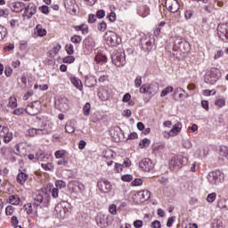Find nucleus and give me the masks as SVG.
Instances as JSON below:
<instances>
[{
  "mask_svg": "<svg viewBox=\"0 0 228 228\" xmlns=\"http://www.w3.org/2000/svg\"><path fill=\"white\" fill-rule=\"evenodd\" d=\"M104 40L109 47H118L122 44V37L113 30H107L105 32Z\"/></svg>",
  "mask_w": 228,
  "mask_h": 228,
  "instance_id": "1",
  "label": "nucleus"
},
{
  "mask_svg": "<svg viewBox=\"0 0 228 228\" xmlns=\"http://www.w3.org/2000/svg\"><path fill=\"white\" fill-rule=\"evenodd\" d=\"M222 77V71L218 68H211L205 75L204 81L207 85H215Z\"/></svg>",
  "mask_w": 228,
  "mask_h": 228,
  "instance_id": "2",
  "label": "nucleus"
},
{
  "mask_svg": "<svg viewBox=\"0 0 228 228\" xmlns=\"http://www.w3.org/2000/svg\"><path fill=\"white\" fill-rule=\"evenodd\" d=\"M184 165H188V157L183 155H176L173 157L169 162L170 170H179Z\"/></svg>",
  "mask_w": 228,
  "mask_h": 228,
  "instance_id": "3",
  "label": "nucleus"
},
{
  "mask_svg": "<svg viewBox=\"0 0 228 228\" xmlns=\"http://www.w3.org/2000/svg\"><path fill=\"white\" fill-rule=\"evenodd\" d=\"M139 92L140 94H147L149 97H154L159 92V85L158 83L144 84L140 87Z\"/></svg>",
  "mask_w": 228,
  "mask_h": 228,
  "instance_id": "4",
  "label": "nucleus"
},
{
  "mask_svg": "<svg viewBox=\"0 0 228 228\" xmlns=\"http://www.w3.org/2000/svg\"><path fill=\"white\" fill-rule=\"evenodd\" d=\"M151 199V191H139L135 192L132 196V200L134 204H143V202H147Z\"/></svg>",
  "mask_w": 228,
  "mask_h": 228,
  "instance_id": "5",
  "label": "nucleus"
},
{
  "mask_svg": "<svg viewBox=\"0 0 228 228\" xmlns=\"http://www.w3.org/2000/svg\"><path fill=\"white\" fill-rule=\"evenodd\" d=\"M113 219L110 216H106L102 213H98L95 217V222L98 227L100 228H106L109 225H111V221Z\"/></svg>",
  "mask_w": 228,
  "mask_h": 228,
  "instance_id": "6",
  "label": "nucleus"
},
{
  "mask_svg": "<svg viewBox=\"0 0 228 228\" xmlns=\"http://www.w3.org/2000/svg\"><path fill=\"white\" fill-rule=\"evenodd\" d=\"M97 188L101 193H110L111 191L113 185L106 178H100L97 182Z\"/></svg>",
  "mask_w": 228,
  "mask_h": 228,
  "instance_id": "7",
  "label": "nucleus"
},
{
  "mask_svg": "<svg viewBox=\"0 0 228 228\" xmlns=\"http://www.w3.org/2000/svg\"><path fill=\"white\" fill-rule=\"evenodd\" d=\"M208 180L210 184L218 185L224 181V175L220 170L212 171L208 174Z\"/></svg>",
  "mask_w": 228,
  "mask_h": 228,
  "instance_id": "8",
  "label": "nucleus"
},
{
  "mask_svg": "<svg viewBox=\"0 0 228 228\" xmlns=\"http://www.w3.org/2000/svg\"><path fill=\"white\" fill-rule=\"evenodd\" d=\"M24 12H23V18L24 19H31L33 15L37 14V4L33 2H29L27 4H25L24 7Z\"/></svg>",
  "mask_w": 228,
  "mask_h": 228,
  "instance_id": "9",
  "label": "nucleus"
},
{
  "mask_svg": "<svg viewBox=\"0 0 228 228\" xmlns=\"http://www.w3.org/2000/svg\"><path fill=\"white\" fill-rule=\"evenodd\" d=\"M40 110H42V103L39 101H35L26 107L25 111L28 115L35 117V115H38L40 113Z\"/></svg>",
  "mask_w": 228,
  "mask_h": 228,
  "instance_id": "10",
  "label": "nucleus"
},
{
  "mask_svg": "<svg viewBox=\"0 0 228 228\" xmlns=\"http://www.w3.org/2000/svg\"><path fill=\"white\" fill-rule=\"evenodd\" d=\"M0 137L4 138V143H10L13 140V134L10 132L8 126H4L0 122Z\"/></svg>",
  "mask_w": 228,
  "mask_h": 228,
  "instance_id": "11",
  "label": "nucleus"
},
{
  "mask_svg": "<svg viewBox=\"0 0 228 228\" xmlns=\"http://www.w3.org/2000/svg\"><path fill=\"white\" fill-rule=\"evenodd\" d=\"M68 188L72 193H77V191L83 193V191H85L86 190L85 184L76 180L69 182L68 184Z\"/></svg>",
  "mask_w": 228,
  "mask_h": 228,
  "instance_id": "12",
  "label": "nucleus"
},
{
  "mask_svg": "<svg viewBox=\"0 0 228 228\" xmlns=\"http://www.w3.org/2000/svg\"><path fill=\"white\" fill-rule=\"evenodd\" d=\"M39 132H41V134H50V133H53V122L48 118L43 119L39 126Z\"/></svg>",
  "mask_w": 228,
  "mask_h": 228,
  "instance_id": "13",
  "label": "nucleus"
},
{
  "mask_svg": "<svg viewBox=\"0 0 228 228\" xmlns=\"http://www.w3.org/2000/svg\"><path fill=\"white\" fill-rule=\"evenodd\" d=\"M53 213L57 218L64 220V218H67V215H69V208L64 207L61 203H58L55 206Z\"/></svg>",
  "mask_w": 228,
  "mask_h": 228,
  "instance_id": "14",
  "label": "nucleus"
},
{
  "mask_svg": "<svg viewBox=\"0 0 228 228\" xmlns=\"http://www.w3.org/2000/svg\"><path fill=\"white\" fill-rule=\"evenodd\" d=\"M142 49L145 51V53H151L152 51V47H154V37H146L145 38L141 40Z\"/></svg>",
  "mask_w": 228,
  "mask_h": 228,
  "instance_id": "15",
  "label": "nucleus"
},
{
  "mask_svg": "<svg viewBox=\"0 0 228 228\" xmlns=\"http://www.w3.org/2000/svg\"><path fill=\"white\" fill-rule=\"evenodd\" d=\"M217 35L223 42L228 41V23H222L217 26Z\"/></svg>",
  "mask_w": 228,
  "mask_h": 228,
  "instance_id": "16",
  "label": "nucleus"
},
{
  "mask_svg": "<svg viewBox=\"0 0 228 228\" xmlns=\"http://www.w3.org/2000/svg\"><path fill=\"white\" fill-rule=\"evenodd\" d=\"M173 97L175 101H183V99H188V97H190V94H188V93H186V91L183 89V87H176L174 90Z\"/></svg>",
  "mask_w": 228,
  "mask_h": 228,
  "instance_id": "17",
  "label": "nucleus"
},
{
  "mask_svg": "<svg viewBox=\"0 0 228 228\" xmlns=\"http://www.w3.org/2000/svg\"><path fill=\"white\" fill-rule=\"evenodd\" d=\"M112 63H114L116 67H124V65H126V55L122 53H116L112 56Z\"/></svg>",
  "mask_w": 228,
  "mask_h": 228,
  "instance_id": "18",
  "label": "nucleus"
},
{
  "mask_svg": "<svg viewBox=\"0 0 228 228\" xmlns=\"http://www.w3.org/2000/svg\"><path fill=\"white\" fill-rule=\"evenodd\" d=\"M165 4L166 8H167L168 12H171V13H177L181 8L177 0H166Z\"/></svg>",
  "mask_w": 228,
  "mask_h": 228,
  "instance_id": "19",
  "label": "nucleus"
},
{
  "mask_svg": "<svg viewBox=\"0 0 228 228\" xmlns=\"http://www.w3.org/2000/svg\"><path fill=\"white\" fill-rule=\"evenodd\" d=\"M139 167L143 172H151V170H154V163H152V160H151V159H143L139 163Z\"/></svg>",
  "mask_w": 228,
  "mask_h": 228,
  "instance_id": "20",
  "label": "nucleus"
},
{
  "mask_svg": "<svg viewBox=\"0 0 228 228\" xmlns=\"http://www.w3.org/2000/svg\"><path fill=\"white\" fill-rule=\"evenodd\" d=\"M64 7L69 13L76 14L77 12V4L76 0H64Z\"/></svg>",
  "mask_w": 228,
  "mask_h": 228,
  "instance_id": "21",
  "label": "nucleus"
},
{
  "mask_svg": "<svg viewBox=\"0 0 228 228\" xmlns=\"http://www.w3.org/2000/svg\"><path fill=\"white\" fill-rule=\"evenodd\" d=\"M9 8L14 13H22L26 8V4L24 2H12L9 4Z\"/></svg>",
  "mask_w": 228,
  "mask_h": 228,
  "instance_id": "22",
  "label": "nucleus"
},
{
  "mask_svg": "<svg viewBox=\"0 0 228 228\" xmlns=\"http://www.w3.org/2000/svg\"><path fill=\"white\" fill-rule=\"evenodd\" d=\"M29 179V175L26 173V169L19 170V173L16 176V181L18 184H20V186H24L26 184V182Z\"/></svg>",
  "mask_w": 228,
  "mask_h": 228,
  "instance_id": "23",
  "label": "nucleus"
},
{
  "mask_svg": "<svg viewBox=\"0 0 228 228\" xmlns=\"http://www.w3.org/2000/svg\"><path fill=\"white\" fill-rule=\"evenodd\" d=\"M32 199L34 208H38L44 202V195L40 191L33 192Z\"/></svg>",
  "mask_w": 228,
  "mask_h": 228,
  "instance_id": "24",
  "label": "nucleus"
},
{
  "mask_svg": "<svg viewBox=\"0 0 228 228\" xmlns=\"http://www.w3.org/2000/svg\"><path fill=\"white\" fill-rule=\"evenodd\" d=\"M137 13L140 17H148V15H151V8L147 5H140L137 8Z\"/></svg>",
  "mask_w": 228,
  "mask_h": 228,
  "instance_id": "25",
  "label": "nucleus"
},
{
  "mask_svg": "<svg viewBox=\"0 0 228 228\" xmlns=\"http://www.w3.org/2000/svg\"><path fill=\"white\" fill-rule=\"evenodd\" d=\"M94 61L97 65H104V63H108V57L102 53H100L95 55Z\"/></svg>",
  "mask_w": 228,
  "mask_h": 228,
  "instance_id": "26",
  "label": "nucleus"
},
{
  "mask_svg": "<svg viewBox=\"0 0 228 228\" xmlns=\"http://www.w3.org/2000/svg\"><path fill=\"white\" fill-rule=\"evenodd\" d=\"M8 204L11 206H19L20 204V197L17 194L10 195L7 199Z\"/></svg>",
  "mask_w": 228,
  "mask_h": 228,
  "instance_id": "27",
  "label": "nucleus"
},
{
  "mask_svg": "<svg viewBox=\"0 0 228 228\" xmlns=\"http://www.w3.org/2000/svg\"><path fill=\"white\" fill-rule=\"evenodd\" d=\"M85 85L88 88H92L94 85H97V78L93 75H88L86 77Z\"/></svg>",
  "mask_w": 228,
  "mask_h": 228,
  "instance_id": "28",
  "label": "nucleus"
},
{
  "mask_svg": "<svg viewBox=\"0 0 228 228\" xmlns=\"http://www.w3.org/2000/svg\"><path fill=\"white\" fill-rule=\"evenodd\" d=\"M73 29L75 31H81L82 35H88V25L86 23H82L81 25H75L73 26Z\"/></svg>",
  "mask_w": 228,
  "mask_h": 228,
  "instance_id": "29",
  "label": "nucleus"
},
{
  "mask_svg": "<svg viewBox=\"0 0 228 228\" xmlns=\"http://www.w3.org/2000/svg\"><path fill=\"white\" fill-rule=\"evenodd\" d=\"M35 35L37 37H45L47 35V30L44 28L41 24H37L35 28Z\"/></svg>",
  "mask_w": 228,
  "mask_h": 228,
  "instance_id": "30",
  "label": "nucleus"
},
{
  "mask_svg": "<svg viewBox=\"0 0 228 228\" xmlns=\"http://www.w3.org/2000/svg\"><path fill=\"white\" fill-rule=\"evenodd\" d=\"M182 129H183V124H181V122H177L173 126V128L170 130L171 136H177V134L181 133Z\"/></svg>",
  "mask_w": 228,
  "mask_h": 228,
  "instance_id": "31",
  "label": "nucleus"
},
{
  "mask_svg": "<svg viewBox=\"0 0 228 228\" xmlns=\"http://www.w3.org/2000/svg\"><path fill=\"white\" fill-rule=\"evenodd\" d=\"M70 81L72 85L77 88V90L83 91V82H81V79L76 77H70Z\"/></svg>",
  "mask_w": 228,
  "mask_h": 228,
  "instance_id": "32",
  "label": "nucleus"
},
{
  "mask_svg": "<svg viewBox=\"0 0 228 228\" xmlns=\"http://www.w3.org/2000/svg\"><path fill=\"white\" fill-rule=\"evenodd\" d=\"M67 156H69V152L65 150H59L54 153L56 159H65Z\"/></svg>",
  "mask_w": 228,
  "mask_h": 228,
  "instance_id": "33",
  "label": "nucleus"
},
{
  "mask_svg": "<svg viewBox=\"0 0 228 228\" xmlns=\"http://www.w3.org/2000/svg\"><path fill=\"white\" fill-rule=\"evenodd\" d=\"M98 97H100L102 101H108V99H110V93H108V90L106 89H100Z\"/></svg>",
  "mask_w": 228,
  "mask_h": 228,
  "instance_id": "34",
  "label": "nucleus"
},
{
  "mask_svg": "<svg viewBox=\"0 0 228 228\" xmlns=\"http://www.w3.org/2000/svg\"><path fill=\"white\" fill-rule=\"evenodd\" d=\"M122 102H128V106H134V104H136V102L134 100H131V94L129 93L124 94Z\"/></svg>",
  "mask_w": 228,
  "mask_h": 228,
  "instance_id": "35",
  "label": "nucleus"
},
{
  "mask_svg": "<svg viewBox=\"0 0 228 228\" xmlns=\"http://www.w3.org/2000/svg\"><path fill=\"white\" fill-rule=\"evenodd\" d=\"M45 159V153L44 152V151L39 150L36 152L34 163H37V161H44Z\"/></svg>",
  "mask_w": 228,
  "mask_h": 228,
  "instance_id": "36",
  "label": "nucleus"
},
{
  "mask_svg": "<svg viewBox=\"0 0 228 228\" xmlns=\"http://www.w3.org/2000/svg\"><path fill=\"white\" fill-rule=\"evenodd\" d=\"M65 131L69 134H71V133H74V131H76V128L74 127V121H69L66 123Z\"/></svg>",
  "mask_w": 228,
  "mask_h": 228,
  "instance_id": "37",
  "label": "nucleus"
},
{
  "mask_svg": "<svg viewBox=\"0 0 228 228\" xmlns=\"http://www.w3.org/2000/svg\"><path fill=\"white\" fill-rule=\"evenodd\" d=\"M166 147H167V144L165 142H160L153 146V151L154 152H163Z\"/></svg>",
  "mask_w": 228,
  "mask_h": 228,
  "instance_id": "38",
  "label": "nucleus"
},
{
  "mask_svg": "<svg viewBox=\"0 0 228 228\" xmlns=\"http://www.w3.org/2000/svg\"><path fill=\"white\" fill-rule=\"evenodd\" d=\"M7 106L8 108H12V110H15V108H17V98L15 96H11Z\"/></svg>",
  "mask_w": 228,
  "mask_h": 228,
  "instance_id": "39",
  "label": "nucleus"
},
{
  "mask_svg": "<svg viewBox=\"0 0 228 228\" xmlns=\"http://www.w3.org/2000/svg\"><path fill=\"white\" fill-rule=\"evenodd\" d=\"M70 42H72V44H75V45H77L81 44V42H83V37L79 35H74L70 37Z\"/></svg>",
  "mask_w": 228,
  "mask_h": 228,
  "instance_id": "40",
  "label": "nucleus"
},
{
  "mask_svg": "<svg viewBox=\"0 0 228 228\" xmlns=\"http://www.w3.org/2000/svg\"><path fill=\"white\" fill-rule=\"evenodd\" d=\"M28 136H37V134H42L40 128H29L27 132Z\"/></svg>",
  "mask_w": 228,
  "mask_h": 228,
  "instance_id": "41",
  "label": "nucleus"
},
{
  "mask_svg": "<svg viewBox=\"0 0 228 228\" xmlns=\"http://www.w3.org/2000/svg\"><path fill=\"white\" fill-rule=\"evenodd\" d=\"M41 167L43 169H45L46 172L47 171H52L54 170V164L51 163V162H47V163H42Z\"/></svg>",
  "mask_w": 228,
  "mask_h": 228,
  "instance_id": "42",
  "label": "nucleus"
},
{
  "mask_svg": "<svg viewBox=\"0 0 228 228\" xmlns=\"http://www.w3.org/2000/svg\"><path fill=\"white\" fill-rule=\"evenodd\" d=\"M174 92V87L173 86H167L165 89L162 90L160 93V97H167V94H172Z\"/></svg>",
  "mask_w": 228,
  "mask_h": 228,
  "instance_id": "43",
  "label": "nucleus"
},
{
  "mask_svg": "<svg viewBox=\"0 0 228 228\" xmlns=\"http://www.w3.org/2000/svg\"><path fill=\"white\" fill-rule=\"evenodd\" d=\"M149 145H151V139L147 138L142 139L139 143V147H141V149H147Z\"/></svg>",
  "mask_w": 228,
  "mask_h": 228,
  "instance_id": "44",
  "label": "nucleus"
},
{
  "mask_svg": "<svg viewBox=\"0 0 228 228\" xmlns=\"http://www.w3.org/2000/svg\"><path fill=\"white\" fill-rule=\"evenodd\" d=\"M92 110V105L90 102H86L83 107V113L86 117L90 115V110Z\"/></svg>",
  "mask_w": 228,
  "mask_h": 228,
  "instance_id": "45",
  "label": "nucleus"
},
{
  "mask_svg": "<svg viewBox=\"0 0 228 228\" xmlns=\"http://www.w3.org/2000/svg\"><path fill=\"white\" fill-rule=\"evenodd\" d=\"M55 186L59 190H63V188H66L67 183H65V181H63V180H56Z\"/></svg>",
  "mask_w": 228,
  "mask_h": 228,
  "instance_id": "46",
  "label": "nucleus"
},
{
  "mask_svg": "<svg viewBox=\"0 0 228 228\" xmlns=\"http://www.w3.org/2000/svg\"><path fill=\"white\" fill-rule=\"evenodd\" d=\"M65 51L69 56H72V54H74V45L72 44H67L65 46Z\"/></svg>",
  "mask_w": 228,
  "mask_h": 228,
  "instance_id": "47",
  "label": "nucleus"
},
{
  "mask_svg": "<svg viewBox=\"0 0 228 228\" xmlns=\"http://www.w3.org/2000/svg\"><path fill=\"white\" fill-rule=\"evenodd\" d=\"M13 213H15V208H13V206L9 205L5 208L6 216H12L13 215Z\"/></svg>",
  "mask_w": 228,
  "mask_h": 228,
  "instance_id": "48",
  "label": "nucleus"
},
{
  "mask_svg": "<svg viewBox=\"0 0 228 228\" xmlns=\"http://www.w3.org/2000/svg\"><path fill=\"white\" fill-rule=\"evenodd\" d=\"M61 50V45L57 44V45H55L53 47V49L50 51V54H51V55H53V54L56 55V54H58V53H60Z\"/></svg>",
  "mask_w": 228,
  "mask_h": 228,
  "instance_id": "49",
  "label": "nucleus"
},
{
  "mask_svg": "<svg viewBox=\"0 0 228 228\" xmlns=\"http://www.w3.org/2000/svg\"><path fill=\"white\" fill-rule=\"evenodd\" d=\"M23 208H24L27 215H33V204L27 203V204L24 205Z\"/></svg>",
  "mask_w": 228,
  "mask_h": 228,
  "instance_id": "50",
  "label": "nucleus"
},
{
  "mask_svg": "<svg viewBox=\"0 0 228 228\" xmlns=\"http://www.w3.org/2000/svg\"><path fill=\"white\" fill-rule=\"evenodd\" d=\"M108 28V24H106L105 21H101L100 23H98L97 25V29L98 31H102L104 32L106 31V28Z\"/></svg>",
  "mask_w": 228,
  "mask_h": 228,
  "instance_id": "51",
  "label": "nucleus"
},
{
  "mask_svg": "<svg viewBox=\"0 0 228 228\" xmlns=\"http://www.w3.org/2000/svg\"><path fill=\"white\" fill-rule=\"evenodd\" d=\"M220 155L224 156V158H226V159H228V147L227 146H221L220 148Z\"/></svg>",
  "mask_w": 228,
  "mask_h": 228,
  "instance_id": "52",
  "label": "nucleus"
},
{
  "mask_svg": "<svg viewBox=\"0 0 228 228\" xmlns=\"http://www.w3.org/2000/svg\"><path fill=\"white\" fill-rule=\"evenodd\" d=\"M215 105L218 106V108H224V106L225 105V99L224 98L216 99L215 101Z\"/></svg>",
  "mask_w": 228,
  "mask_h": 228,
  "instance_id": "53",
  "label": "nucleus"
},
{
  "mask_svg": "<svg viewBox=\"0 0 228 228\" xmlns=\"http://www.w3.org/2000/svg\"><path fill=\"white\" fill-rule=\"evenodd\" d=\"M215 200H216V192H212L208 195L207 202H209L210 204H212V202H215Z\"/></svg>",
  "mask_w": 228,
  "mask_h": 228,
  "instance_id": "54",
  "label": "nucleus"
},
{
  "mask_svg": "<svg viewBox=\"0 0 228 228\" xmlns=\"http://www.w3.org/2000/svg\"><path fill=\"white\" fill-rule=\"evenodd\" d=\"M121 181L124 183H131L133 181V175H124L121 176Z\"/></svg>",
  "mask_w": 228,
  "mask_h": 228,
  "instance_id": "55",
  "label": "nucleus"
},
{
  "mask_svg": "<svg viewBox=\"0 0 228 228\" xmlns=\"http://www.w3.org/2000/svg\"><path fill=\"white\" fill-rule=\"evenodd\" d=\"M115 153L113 152V151L109 150L105 152L103 157L105 158V159H113Z\"/></svg>",
  "mask_w": 228,
  "mask_h": 228,
  "instance_id": "56",
  "label": "nucleus"
},
{
  "mask_svg": "<svg viewBox=\"0 0 228 228\" xmlns=\"http://www.w3.org/2000/svg\"><path fill=\"white\" fill-rule=\"evenodd\" d=\"M143 184V180L142 178H135L132 181V186H142Z\"/></svg>",
  "mask_w": 228,
  "mask_h": 228,
  "instance_id": "57",
  "label": "nucleus"
},
{
  "mask_svg": "<svg viewBox=\"0 0 228 228\" xmlns=\"http://www.w3.org/2000/svg\"><path fill=\"white\" fill-rule=\"evenodd\" d=\"M135 88H142V76H137L134 79Z\"/></svg>",
  "mask_w": 228,
  "mask_h": 228,
  "instance_id": "58",
  "label": "nucleus"
},
{
  "mask_svg": "<svg viewBox=\"0 0 228 228\" xmlns=\"http://www.w3.org/2000/svg\"><path fill=\"white\" fill-rule=\"evenodd\" d=\"M39 12H41V13H44L45 15H49V6L47 5L40 6Z\"/></svg>",
  "mask_w": 228,
  "mask_h": 228,
  "instance_id": "59",
  "label": "nucleus"
},
{
  "mask_svg": "<svg viewBox=\"0 0 228 228\" xmlns=\"http://www.w3.org/2000/svg\"><path fill=\"white\" fill-rule=\"evenodd\" d=\"M110 22H115L117 20V13L115 12L111 11L110 13L107 16Z\"/></svg>",
  "mask_w": 228,
  "mask_h": 228,
  "instance_id": "60",
  "label": "nucleus"
},
{
  "mask_svg": "<svg viewBox=\"0 0 228 228\" xmlns=\"http://www.w3.org/2000/svg\"><path fill=\"white\" fill-rule=\"evenodd\" d=\"M76 61V58L74 56H67L63 59V63H74Z\"/></svg>",
  "mask_w": 228,
  "mask_h": 228,
  "instance_id": "61",
  "label": "nucleus"
},
{
  "mask_svg": "<svg viewBox=\"0 0 228 228\" xmlns=\"http://www.w3.org/2000/svg\"><path fill=\"white\" fill-rule=\"evenodd\" d=\"M11 224L12 227L19 225V217H17L16 216H12Z\"/></svg>",
  "mask_w": 228,
  "mask_h": 228,
  "instance_id": "62",
  "label": "nucleus"
},
{
  "mask_svg": "<svg viewBox=\"0 0 228 228\" xmlns=\"http://www.w3.org/2000/svg\"><path fill=\"white\" fill-rule=\"evenodd\" d=\"M109 211L111 215H117V205L112 204L109 207Z\"/></svg>",
  "mask_w": 228,
  "mask_h": 228,
  "instance_id": "63",
  "label": "nucleus"
},
{
  "mask_svg": "<svg viewBox=\"0 0 228 228\" xmlns=\"http://www.w3.org/2000/svg\"><path fill=\"white\" fill-rule=\"evenodd\" d=\"M220 204H222L223 209H227L228 210V200H222L220 201Z\"/></svg>",
  "mask_w": 228,
  "mask_h": 228,
  "instance_id": "64",
  "label": "nucleus"
}]
</instances>
